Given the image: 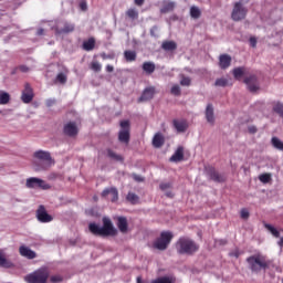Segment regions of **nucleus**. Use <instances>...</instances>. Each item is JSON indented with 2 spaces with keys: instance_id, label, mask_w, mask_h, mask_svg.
<instances>
[{
  "instance_id": "1",
  "label": "nucleus",
  "mask_w": 283,
  "mask_h": 283,
  "mask_svg": "<svg viewBox=\"0 0 283 283\" xmlns=\"http://www.w3.org/2000/svg\"><path fill=\"white\" fill-rule=\"evenodd\" d=\"M33 157L39 160V163H34L36 171H48L54 165V159H52V155L48 150H36Z\"/></svg>"
},
{
  "instance_id": "2",
  "label": "nucleus",
  "mask_w": 283,
  "mask_h": 283,
  "mask_svg": "<svg viewBox=\"0 0 283 283\" xmlns=\"http://www.w3.org/2000/svg\"><path fill=\"white\" fill-rule=\"evenodd\" d=\"M88 230L93 235H116V229H114V224H112V220L104 218L103 219V227L96 223H90Z\"/></svg>"
},
{
  "instance_id": "3",
  "label": "nucleus",
  "mask_w": 283,
  "mask_h": 283,
  "mask_svg": "<svg viewBox=\"0 0 283 283\" xmlns=\"http://www.w3.org/2000/svg\"><path fill=\"white\" fill-rule=\"evenodd\" d=\"M176 249L180 255H192V253H196L200 247H198L193 240L189 238H180L177 241Z\"/></svg>"
},
{
  "instance_id": "4",
  "label": "nucleus",
  "mask_w": 283,
  "mask_h": 283,
  "mask_svg": "<svg viewBox=\"0 0 283 283\" xmlns=\"http://www.w3.org/2000/svg\"><path fill=\"white\" fill-rule=\"evenodd\" d=\"M48 277H50V272L48 271V269L41 268L33 273L24 276V280L28 283H46Z\"/></svg>"
},
{
  "instance_id": "5",
  "label": "nucleus",
  "mask_w": 283,
  "mask_h": 283,
  "mask_svg": "<svg viewBox=\"0 0 283 283\" xmlns=\"http://www.w3.org/2000/svg\"><path fill=\"white\" fill-rule=\"evenodd\" d=\"M247 262L250 265L251 271L258 273L259 271L269 269V262L262 255H253L247 259Z\"/></svg>"
},
{
  "instance_id": "6",
  "label": "nucleus",
  "mask_w": 283,
  "mask_h": 283,
  "mask_svg": "<svg viewBox=\"0 0 283 283\" xmlns=\"http://www.w3.org/2000/svg\"><path fill=\"white\" fill-rule=\"evenodd\" d=\"M174 240V233L170 231H164L160 233V237L155 241L154 247L158 251H165Z\"/></svg>"
},
{
  "instance_id": "7",
  "label": "nucleus",
  "mask_w": 283,
  "mask_h": 283,
  "mask_svg": "<svg viewBox=\"0 0 283 283\" xmlns=\"http://www.w3.org/2000/svg\"><path fill=\"white\" fill-rule=\"evenodd\" d=\"M247 14H249V9H247L242 2H234L231 12L232 21H244V19H247Z\"/></svg>"
},
{
  "instance_id": "8",
  "label": "nucleus",
  "mask_w": 283,
  "mask_h": 283,
  "mask_svg": "<svg viewBox=\"0 0 283 283\" xmlns=\"http://www.w3.org/2000/svg\"><path fill=\"white\" fill-rule=\"evenodd\" d=\"M25 187L27 189H43V190L51 189L50 184H46L45 180L38 177L28 178L25 182Z\"/></svg>"
},
{
  "instance_id": "9",
  "label": "nucleus",
  "mask_w": 283,
  "mask_h": 283,
  "mask_svg": "<svg viewBox=\"0 0 283 283\" xmlns=\"http://www.w3.org/2000/svg\"><path fill=\"white\" fill-rule=\"evenodd\" d=\"M119 125L118 140L124 143V145H129V120H123Z\"/></svg>"
},
{
  "instance_id": "10",
  "label": "nucleus",
  "mask_w": 283,
  "mask_h": 283,
  "mask_svg": "<svg viewBox=\"0 0 283 283\" xmlns=\"http://www.w3.org/2000/svg\"><path fill=\"white\" fill-rule=\"evenodd\" d=\"M76 25L72 22L60 21L55 27L56 34H70V32H74Z\"/></svg>"
},
{
  "instance_id": "11",
  "label": "nucleus",
  "mask_w": 283,
  "mask_h": 283,
  "mask_svg": "<svg viewBox=\"0 0 283 283\" xmlns=\"http://www.w3.org/2000/svg\"><path fill=\"white\" fill-rule=\"evenodd\" d=\"M36 218L39 222H42V223L52 222V220H54V218H52V216L48 213V211L45 210V207L43 206H40L39 209L36 210Z\"/></svg>"
},
{
  "instance_id": "12",
  "label": "nucleus",
  "mask_w": 283,
  "mask_h": 283,
  "mask_svg": "<svg viewBox=\"0 0 283 283\" xmlns=\"http://www.w3.org/2000/svg\"><path fill=\"white\" fill-rule=\"evenodd\" d=\"M34 98V91L32 90V86L30 84H25L24 90L22 91L21 101L25 104L32 103Z\"/></svg>"
},
{
  "instance_id": "13",
  "label": "nucleus",
  "mask_w": 283,
  "mask_h": 283,
  "mask_svg": "<svg viewBox=\"0 0 283 283\" xmlns=\"http://www.w3.org/2000/svg\"><path fill=\"white\" fill-rule=\"evenodd\" d=\"M245 85L250 92H258L260 90V85L258 84V77L255 75H251L244 80Z\"/></svg>"
},
{
  "instance_id": "14",
  "label": "nucleus",
  "mask_w": 283,
  "mask_h": 283,
  "mask_svg": "<svg viewBox=\"0 0 283 283\" xmlns=\"http://www.w3.org/2000/svg\"><path fill=\"white\" fill-rule=\"evenodd\" d=\"M103 198H107V200H111L112 202H116L118 200V190L116 188H106L102 192Z\"/></svg>"
},
{
  "instance_id": "15",
  "label": "nucleus",
  "mask_w": 283,
  "mask_h": 283,
  "mask_svg": "<svg viewBox=\"0 0 283 283\" xmlns=\"http://www.w3.org/2000/svg\"><path fill=\"white\" fill-rule=\"evenodd\" d=\"M206 119L209 125H216V113L213 111V104H208L206 107Z\"/></svg>"
},
{
  "instance_id": "16",
  "label": "nucleus",
  "mask_w": 283,
  "mask_h": 283,
  "mask_svg": "<svg viewBox=\"0 0 283 283\" xmlns=\"http://www.w3.org/2000/svg\"><path fill=\"white\" fill-rule=\"evenodd\" d=\"M19 253L22 258H27L28 260H34V258H36V252L25 245L19 248Z\"/></svg>"
},
{
  "instance_id": "17",
  "label": "nucleus",
  "mask_w": 283,
  "mask_h": 283,
  "mask_svg": "<svg viewBox=\"0 0 283 283\" xmlns=\"http://www.w3.org/2000/svg\"><path fill=\"white\" fill-rule=\"evenodd\" d=\"M64 134L66 136L74 137L76 134H78V126H76V123L70 122L64 126Z\"/></svg>"
},
{
  "instance_id": "18",
  "label": "nucleus",
  "mask_w": 283,
  "mask_h": 283,
  "mask_svg": "<svg viewBox=\"0 0 283 283\" xmlns=\"http://www.w3.org/2000/svg\"><path fill=\"white\" fill-rule=\"evenodd\" d=\"M154 94H156V88L154 87L145 88L138 102L143 103L145 101H151V98H154Z\"/></svg>"
},
{
  "instance_id": "19",
  "label": "nucleus",
  "mask_w": 283,
  "mask_h": 283,
  "mask_svg": "<svg viewBox=\"0 0 283 283\" xmlns=\"http://www.w3.org/2000/svg\"><path fill=\"white\" fill-rule=\"evenodd\" d=\"M0 266L2 269H12L14 266V263L12 261L8 260L6 256V251L0 249Z\"/></svg>"
},
{
  "instance_id": "20",
  "label": "nucleus",
  "mask_w": 283,
  "mask_h": 283,
  "mask_svg": "<svg viewBox=\"0 0 283 283\" xmlns=\"http://www.w3.org/2000/svg\"><path fill=\"white\" fill-rule=\"evenodd\" d=\"M185 158V148L179 146L174 155L170 157V163H180Z\"/></svg>"
},
{
  "instance_id": "21",
  "label": "nucleus",
  "mask_w": 283,
  "mask_h": 283,
  "mask_svg": "<svg viewBox=\"0 0 283 283\" xmlns=\"http://www.w3.org/2000/svg\"><path fill=\"white\" fill-rule=\"evenodd\" d=\"M231 66V55L229 54H222L219 57V67L221 70H227V67Z\"/></svg>"
},
{
  "instance_id": "22",
  "label": "nucleus",
  "mask_w": 283,
  "mask_h": 283,
  "mask_svg": "<svg viewBox=\"0 0 283 283\" xmlns=\"http://www.w3.org/2000/svg\"><path fill=\"white\" fill-rule=\"evenodd\" d=\"M175 8H176V2L166 0V1L163 2V7L160 9V12L163 14H167L169 12H174Z\"/></svg>"
},
{
  "instance_id": "23",
  "label": "nucleus",
  "mask_w": 283,
  "mask_h": 283,
  "mask_svg": "<svg viewBox=\"0 0 283 283\" xmlns=\"http://www.w3.org/2000/svg\"><path fill=\"white\" fill-rule=\"evenodd\" d=\"M117 228L119 229L120 233H127L129 226L127 223V218L118 217L117 218Z\"/></svg>"
},
{
  "instance_id": "24",
  "label": "nucleus",
  "mask_w": 283,
  "mask_h": 283,
  "mask_svg": "<svg viewBox=\"0 0 283 283\" xmlns=\"http://www.w3.org/2000/svg\"><path fill=\"white\" fill-rule=\"evenodd\" d=\"M163 145H165V136H163L160 133L155 134L153 138V146L158 149L163 147Z\"/></svg>"
},
{
  "instance_id": "25",
  "label": "nucleus",
  "mask_w": 283,
  "mask_h": 283,
  "mask_svg": "<svg viewBox=\"0 0 283 283\" xmlns=\"http://www.w3.org/2000/svg\"><path fill=\"white\" fill-rule=\"evenodd\" d=\"M150 283H176V276L165 275L153 280Z\"/></svg>"
},
{
  "instance_id": "26",
  "label": "nucleus",
  "mask_w": 283,
  "mask_h": 283,
  "mask_svg": "<svg viewBox=\"0 0 283 283\" xmlns=\"http://www.w3.org/2000/svg\"><path fill=\"white\" fill-rule=\"evenodd\" d=\"M174 127L175 129H177V132L182 133V132H187V127H189V125H187L186 120L175 119Z\"/></svg>"
},
{
  "instance_id": "27",
  "label": "nucleus",
  "mask_w": 283,
  "mask_h": 283,
  "mask_svg": "<svg viewBox=\"0 0 283 283\" xmlns=\"http://www.w3.org/2000/svg\"><path fill=\"white\" fill-rule=\"evenodd\" d=\"M95 46L96 40H94V38H90L88 40L83 42V50H85L86 52H92Z\"/></svg>"
},
{
  "instance_id": "28",
  "label": "nucleus",
  "mask_w": 283,
  "mask_h": 283,
  "mask_svg": "<svg viewBox=\"0 0 283 283\" xmlns=\"http://www.w3.org/2000/svg\"><path fill=\"white\" fill-rule=\"evenodd\" d=\"M142 67L146 74H154L156 72V64L154 62H144Z\"/></svg>"
},
{
  "instance_id": "29",
  "label": "nucleus",
  "mask_w": 283,
  "mask_h": 283,
  "mask_svg": "<svg viewBox=\"0 0 283 283\" xmlns=\"http://www.w3.org/2000/svg\"><path fill=\"white\" fill-rule=\"evenodd\" d=\"M161 48L163 50H166V52H171L176 50L178 45L174 41H166V42H163Z\"/></svg>"
},
{
  "instance_id": "30",
  "label": "nucleus",
  "mask_w": 283,
  "mask_h": 283,
  "mask_svg": "<svg viewBox=\"0 0 283 283\" xmlns=\"http://www.w3.org/2000/svg\"><path fill=\"white\" fill-rule=\"evenodd\" d=\"M124 59L128 62L132 63L136 61V51H125L124 52Z\"/></svg>"
},
{
  "instance_id": "31",
  "label": "nucleus",
  "mask_w": 283,
  "mask_h": 283,
  "mask_svg": "<svg viewBox=\"0 0 283 283\" xmlns=\"http://www.w3.org/2000/svg\"><path fill=\"white\" fill-rule=\"evenodd\" d=\"M10 103V94L0 91V105H8Z\"/></svg>"
},
{
  "instance_id": "32",
  "label": "nucleus",
  "mask_w": 283,
  "mask_h": 283,
  "mask_svg": "<svg viewBox=\"0 0 283 283\" xmlns=\"http://www.w3.org/2000/svg\"><path fill=\"white\" fill-rule=\"evenodd\" d=\"M271 143L275 149H279V151H283V142L280 140V138L273 137Z\"/></svg>"
},
{
  "instance_id": "33",
  "label": "nucleus",
  "mask_w": 283,
  "mask_h": 283,
  "mask_svg": "<svg viewBox=\"0 0 283 283\" xmlns=\"http://www.w3.org/2000/svg\"><path fill=\"white\" fill-rule=\"evenodd\" d=\"M200 14H202L201 11H200V8H198V7H191L190 8V17L192 19H200Z\"/></svg>"
},
{
  "instance_id": "34",
  "label": "nucleus",
  "mask_w": 283,
  "mask_h": 283,
  "mask_svg": "<svg viewBox=\"0 0 283 283\" xmlns=\"http://www.w3.org/2000/svg\"><path fill=\"white\" fill-rule=\"evenodd\" d=\"M214 85L216 87H227V85H229V80L224 77L217 78Z\"/></svg>"
},
{
  "instance_id": "35",
  "label": "nucleus",
  "mask_w": 283,
  "mask_h": 283,
  "mask_svg": "<svg viewBox=\"0 0 283 283\" xmlns=\"http://www.w3.org/2000/svg\"><path fill=\"white\" fill-rule=\"evenodd\" d=\"M210 178H211V180H214L216 182H222V180H223L222 176H220V174H218V171H216V170L210 171Z\"/></svg>"
},
{
  "instance_id": "36",
  "label": "nucleus",
  "mask_w": 283,
  "mask_h": 283,
  "mask_svg": "<svg viewBox=\"0 0 283 283\" xmlns=\"http://www.w3.org/2000/svg\"><path fill=\"white\" fill-rule=\"evenodd\" d=\"M126 14L129 19H132L133 21H135V19H138V10L136 9H128L126 11Z\"/></svg>"
},
{
  "instance_id": "37",
  "label": "nucleus",
  "mask_w": 283,
  "mask_h": 283,
  "mask_svg": "<svg viewBox=\"0 0 283 283\" xmlns=\"http://www.w3.org/2000/svg\"><path fill=\"white\" fill-rule=\"evenodd\" d=\"M56 81L57 83H62V84L67 83V71H65V73H59L56 75Z\"/></svg>"
},
{
  "instance_id": "38",
  "label": "nucleus",
  "mask_w": 283,
  "mask_h": 283,
  "mask_svg": "<svg viewBox=\"0 0 283 283\" xmlns=\"http://www.w3.org/2000/svg\"><path fill=\"white\" fill-rule=\"evenodd\" d=\"M126 199H127V201L130 202L132 205H137V202H138V197H137V195L134 193V192H128Z\"/></svg>"
},
{
  "instance_id": "39",
  "label": "nucleus",
  "mask_w": 283,
  "mask_h": 283,
  "mask_svg": "<svg viewBox=\"0 0 283 283\" xmlns=\"http://www.w3.org/2000/svg\"><path fill=\"white\" fill-rule=\"evenodd\" d=\"M265 229H268V231H270V233H272V235H274V238H277L280 235V231H277V229H275V227L265 223Z\"/></svg>"
},
{
  "instance_id": "40",
  "label": "nucleus",
  "mask_w": 283,
  "mask_h": 283,
  "mask_svg": "<svg viewBox=\"0 0 283 283\" xmlns=\"http://www.w3.org/2000/svg\"><path fill=\"white\" fill-rule=\"evenodd\" d=\"M243 75H244V67H237L233 70L234 78H242Z\"/></svg>"
},
{
  "instance_id": "41",
  "label": "nucleus",
  "mask_w": 283,
  "mask_h": 283,
  "mask_svg": "<svg viewBox=\"0 0 283 283\" xmlns=\"http://www.w3.org/2000/svg\"><path fill=\"white\" fill-rule=\"evenodd\" d=\"M91 70H93V72H101V70H103V65L96 61H93L91 63Z\"/></svg>"
},
{
  "instance_id": "42",
  "label": "nucleus",
  "mask_w": 283,
  "mask_h": 283,
  "mask_svg": "<svg viewBox=\"0 0 283 283\" xmlns=\"http://www.w3.org/2000/svg\"><path fill=\"white\" fill-rule=\"evenodd\" d=\"M180 85H182L184 87H189V85H191V78L182 75L180 80Z\"/></svg>"
},
{
  "instance_id": "43",
  "label": "nucleus",
  "mask_w": 283,
  "mask_h": 283,
  "mask_svg": "<svg viewBox=\"0 0 283 283\" xmlns=\"http://www.w3.org/2000/svg\"><path fill=\"white\" fill-rule=\"evenodd\" d=\"M180 86L178 84L172 85L170 94H172L174 96H180Z\"/></svg>"
},
{
  "instance_id": "44",
  "label": "nucleus",
  "mask_w": 283,
  "mask_h": 283,
  "mask_svg": "<svg viewBox=\"0 0 283 283\" xmlns=\"http://www.w3.org/2000/svg\"><path fill=\"white\" fill-rule=\"evenodd\" d=\"M259 180H260V182H263L264 185H266V182H270V180H271V175H269V174L260 175Z\"/></svg>"
},
{
  "instance_id": "45",
  "label": "nucleus",
  "mask_w": 283,
  "mask_h": 283,
  "mask_svg": "<svg viewBox=\"0 0 283 283\" xmlns=\"http://www.w3.org/2000/svg\"><path fill=\"white\" fill-rule=\"evenodd\" d=\"M109 158H113V160H123V157L120 155H116V153L108 150L107 151Z\"/></svg>"
},
{
  "instance_id": "46",
  "label": "nucleus",
  "mask_w": 283,
  "mask_h": 283,
  "mask_svg": "<svg viewBox=\"0 0 283 283\" xmlns=\"http://www.w3.org/2000/svg\"><path fill=\"white\" fill-rule=\"evenodd\" d=\"M159 189H161V191H167V189H171V182L160 184Z\"/></svg>"
},
{
  "instance_id": "47",
  "label": "nucleus",
  "mask_w": 283,
  "mask_h": 283,
  "mask_svg": "<svg viewBox=\"0 0 283 283\" xmlns=\"http://www.w3.org/2000/svg\"><path fill=\"white\" fill-rule=\"evenodd\" d=\"M241 218H242L243 220L249 219V210L242 209V210H241Z\"/></svg>"
},
{
  "instance_id": "48",
  "label": "nucleus",
  "mask_w": 283,
  "mask_h": 283,
  "mask_svg": "<svg viewBox=\"0 0 283 283\" xmlns=\"http://www.w3.org/2000/svg\"><path fill=\"white\" fill-rule=\"evenodd\" d=\"M250 45H251V48H256L258 39H255V36L250 38Z\"/></svg>"
},
{
  "instance_id": "49",
  "label": "nucleus",
  "mask_w": 283,
  "mask_h": 283,
  "mask_svg": "<svg viewBox=\"0 0 283 283\" xmlns=\"http://www.w3.org/2000/svg\"><path fill=\"white\" fill-rule=\"evenodd\" d=\"M63 277L59 275L51 276V282L56 283V282H62Z\"/></svg>"
},
{
  "instance_id": "50",
  "label": "nucleus",
  "mask_w": 283,
  "mask_h": 283,
  "mask_svg": "<svg viewBox=\"0 0 283 283\" xmlns=\"http://www.w3.org/2000/svg\"><path fill=\"white\" fill-rule=\"evenodd\" d=\"M133 178H134V180H136V182H143V180H144L143 177H140L136 174H133Z\"/></svg>"
},
{
  "instance_id": "51",
  "label": "nucleus",
  "mask_w": 283,
  "mask_h": 283,
  "mask_svg": "<svg viewBox=\"0 0 283 283\" xmlns=\"http://www.w3.org/2000/svg\"><path fill=\"white\" fill-rule=\"evenodd\" d=\"M156 32H158V27H153V28L150 29V34H151L153 36H158V35L156 34Z\"/></svg>"
},
{
  "instance_id": "52",
  "label": "nucleus",
  "mask_w": 283,
  "mask_h": 283,
  "mask_svg": "<svg viewBox=\"0 0 283 283\" xmlns=\"http://www.w3.org/2000/svg\"><path fill=\"white\" fill-rule=\"evenodd\" d=\"M80 8H81V10H83V11L87 10V2L82 1V2L80 3Z\"/></svg>"
},
{
  "instance_id": "53",
  "label": "nucleus",
  "mask_w": 283,
  "mask_h": 283,
  "mask_svg": "<svg viewBox=\"0 0 283 283\" xmlns=\"http://www.w3.org/2000/svg\"><path fill=\"white\" fill-rule=\"evenodd\" d=\"M101 56L104 61H107V59H114V55H109V54H105V53H103Z\"/></svg>"
},
{
  "instance_id": "54",
  "label": "nucleus",
  "mask_w": 283,
  "mask_h": 283,
  "mask_svg": "<svg viewBox=\"0 0 283 283\" xmlns=\"http://www.w3.org/2000/svg\"><path fill=\"white\" fill-rule=\"evenodd\" d=\"M249 132L250 134H255V132H258V128H255V126H251L249 127Z\"/></svg>"
},
{
  "instance_id": "55",
  "label": "nucleus",
  "mask_w": 283,
  "mask_h": 283,
  "mask_svg": "<svg viewBox=\"0 0 283 283\" xmlns=\"http://www.w3.org/2000/svg\"><path fill=\"white\" fill-rule=\"evenodd\" d=\"M106 72H114V66L113 65H106Z\"/></svg>"
},
{
  "instance_id": "56",
  "label": "nucleus",
  "mask_w": 283,
  "mask_h": 283,
  "mask_svg": "<svg viewBox=\"0 0 283 283\" xmlns=\"http://www.w3.org/2000/svg\"><path fill=\"white\" fill-rule=\"evenodd\" d=\"M145 3V0H135L136 6H143Z\"/></svg>"
},
{
  "instance_id": "57",
  "label": "nucleus",
  "mask_w": 283,
  "mask_h": 283,
  "mask_svg": "<svg viewBox=\"0 0 283 283\" xmlns=\"http://www.w3.org/2000/svg\"><path fill=\"white\" fill-rule=\"evenodd\" d=\"M19 70H20L21 72H28V67H27L25 65H21V66L19 67Z\"/></svg>"
},
{
  "instance_id": "58",
  "label": "nucleus",
  "mask_w": 283,
  "mask_h": 283,
  "mask_svg": "<svg viewBox=\"0 0 283 283\" xmlns=\"http://www.w3.org/2000/svg\"><path fill=\"white\" fill-rule=\"evenodd\" d=\"M167 198H174V193L171 191L166 192Z\"/></svg>"
},
{
  "instance_id": "59",
  "label": "nucleus",
  "mask_w": 283,
  "mask_h": 283,
  "mask_svg": "<svg viewBox=\"0 0 283 283\" xmlns=\"http://www.w3.org/2000/svg\"><path fill=\"white\" fill-rule=\"evenodd\" d=\"M279 247H283V237L277 242Z\"/></svg>"
},
{
  "instance_id": "60",
  "label": "nucleus",
  "mask_w": 283,
  "mask_h": 283,
  "mask_svg": "<svg viewBox=\"0 0 283 283\" xmlns=\"http://www.w3.org/2000/svg\"><path fill=\"white\" fill-rule=\"evenodd\" d=\"M43 34V29L38 30V35L41 36Z\"/></svg>"
},
{
  "instance_id": "61",
  "label": "nucleus",
  "mask_w": 283,
  "mask_h": 283,
  "mask_svg": "<svg viewBox=\"0 0 283 283\" xmlns=\"http://www.w3.org/2000/svg\"><path fill=\"white\" fill-rule=\"evenodd\" d=\"M137 283H143V279L140 276L137 277Z\"/></svg>"
}]
</instances>
